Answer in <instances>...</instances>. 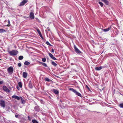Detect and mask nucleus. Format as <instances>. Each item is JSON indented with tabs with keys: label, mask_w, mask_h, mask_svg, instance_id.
<instances>
[{
	"label": "nucleus",
	"mask_w": 123,
	"mask_h": 123,
	"mask_svg": "<svg viewBox=\"0 0 123 123\" xmlns=\"http://www.w3.org/2000/svg\"><path fill=\"white\" fill-rule=\"evenodd\" d=\"M3 81H0V84H2L3 83Z\"/></svg>",
	"instance_id": "32"
},
{
	"label": "nucleus",
	"mask_w": 123,
	"mask_h": 123,
	"mask_svg": "<svg viewBox=\"0 0 123 123\" xmlns=\"http://www.w3.org/2000/svg\"><path fill=\"white\" fill-rule=\"evenodd\" d=\"M29 86L30 88H31L32 87V84L31 81H30L29 82Z\"/></svg>",
	"instance_id": "16"
},
{
	"label": "nucleus",
	"mask_w": 123,
	"mask_h": 123,
	"mask_svg": "<svg viewBox=\"0 0 123 123\" xmlns=\"http://www.w3.org/2000/svg\"><path fill=\"white\" fill-rule=\"evenodd\" d=\"M46 43L47 45H48L50 46H51L52 45L50 43L48 42V41H47L46 42Z\"/></svg>",
	"instance_id": "26"
},
{
	"label": "nucleus",
	"mask_w": 123,
	"mask_h": 123,
	"mask_svg": "<svg viewBox=\"0 0 123 123\" xmlns=\"http://www.w3.org/2000/svg\"><path fill=\"white\" fill-rule=\"evenodd\" d=\"M46 59L45 58H43L42 59V61L43 62H45L46 61Z\"/></svg>",
	"instance_id": "27"
},
{
	"label": "nucleus",
	"mask_w": 123,
	"mask_h": 123,
	"mask_svg": "<svg viewBox=\"0 0 123 123\" xmlns=\"http://www.w3.org/2000/svg\"><path fill=\"white\" fill-rule=\"evenodd\" d=\"M54 52H55V51H54V49H52L51 52L52 53H54Z\"/></svg>",
	"instance_id": "33"
},
{
	"label": "nucleus",
	"mask_w": 123,
	"mask_h": 123,
	"mask_svg": "<svg viewBox=\"0 0 123 123\" xmlns=\"http://www.w3.org/2000/svg\"><path fill=\"white\" fill-rule=\"evenodd\" d=\"M15 117H18V115H15Z\"/></svg>",
	"instance_id": "35"
},
{
	"label": "nucleus",
	"mask_w": 123,
	"mask_h": 123,
	"mask_svg": "<svg viewBox=\"0 0 123 123\" xmlns=\"http://www.w3.org/2000/svg\"><path fill=\"white\" fill-rule=\"evenodd\" d=\"M103 2L105 3L106 5H108L109 4V2L107 0H101Z\"/></svg>",
	"instance_id": "13"
},
{
	"label": "nucleus",
	"mask_w": 123,
	"mask_h": 123,
	"mask_svg": "<svg viewBox=\"0 0 123 123\" xmlns=\"http://www.w3.org/2000/svg\"><path fill=\"white\" fill-rule=\"evenodd\" d=\"M99 3L101 7L103 6V4L102 2H99Z\"/></svg>",
	"instance_id": "28"
},
{
	"label": "nucleus",
	"mask_w": 123,
	"mask_h": 123,
	"mask_svg": "<svg viewBox=\"0 0 123 123\" xmlns=\"http://www.w3.org/2000/svg\"><path fill=\"white\" fill-rule=\"evenodd\" d=\"M23 58V56H20L18 57V59L19 60H22Z\"/></svg>",
	"instance_id": "21"
},
{
	"label": "nucleus",
	"mask_w": 123,
	"mask_h": 123,
	"mask_svg": "<svg viewBox=\"0 0 123 123\" xmlns=\"http://www.w3.org/2000/svg\"><path fill=\"white\" fill-rule=\"evenodd\" d=\"M48 54L50 57H51V58H52L54 56L52 54L50 53H49Z\"/></svg>",
	"instance_id": "22"
},
{
	"label": "nucleus",
	"mask_w": 123,
	"mask_h": 123,
	"mask_svg": "<svg viewBox=\"0 0 123 123\" xmlns=\"http://www.w3.org/2000/svg\"><path fill=\"white\" fill-rule=\"evenodd\" d=\"M45 80L46 81H50V80L48 78H46L45 79Z\"/></svg>",
	"instance_id": "29"
},
{
	"label": "nucleus",
	"mask_w": 123,
	"mask_h": 123,
	"mask_svg": "<svg viewBox=\"0 0 123 123\" xmlns=\"http://www.w3.org/2000/svg\"><path fill=\"white\" fill-rule=\"evenodd\" d=\"M111 27H109L107 29H105L104 30H103V29H102V30H104V32H106L108 31L110 29Z\"/></svg>",
	"instance_id": "15"
},
{
	"label": "nucleus",
	"mask_w": 123,
	"mask_h": 123,
	"mask_svg": "<svg viewBox=\"0 0 123 123\" xmlns=\"http://www.w3.org/2000/svg\"><path fill=\"white\" fill-rule=\"evenodd\" d=\"M14 69L12 67H10L7 69L8 72L9 73L12 74L13 72Z\"/></svg>",
	"instance_id": "3"
},
{
	"label": "nucleus",
	"mask_w": 123,
	"mask_h": 123,
	"mask_svg": "<svg viewBox=\"0 0 123 123\" xmlns=\"http://www.w3.org/2000/svg\"><path fill=\"white\" fill-rule=\"evenodd\" d=\"M5 103L4 101L3 100L0 101V105L1 107L4 108L5 107Z\"/></svg>",
	"instance_id": "5"
},
{
	"label": "nucleus",
	"mask_w": 123,
	"mask_h": 123,
	"mask_svg": "<svg viewBox=\"0 0 123 123\" xmlns=\"http://www.w3.org/2000/svg\"><path fill=\"white\" fill-rule=\"evenodd\" d=\"M54 57H54V56H53V57H52V58H52V59H53H53H54Z\"/></svg>",
	"instance_id": "37"
},
{
	"label": "nucleus",
	"mask_w": 123,
	"mask_h": 123,
	"mask_svg": "<svg viewBox=\"0 0 123 123\" xmlns=\"http://www.w3.org/2000/svg\"><path fill=\"white\" fill-rule=\"evenodd\" d=\"M69 90L74 92L77 95L80 97H81L82 96L81 95L80 93L76 91L73 88H70L69 89Z\"/></svg>",
	"instance_id": "2"
},
{
	"label": "nucleus",
	"mask_w": 123,
	"mask_h": 123,
	"mask_svg": "<svg viewBox=\"0 0 123 123\" xmlns=\"http://www.w3.org/2000/svg\"><path fill=\"white\" fill-rule=\"evenodd\" d=\"M28 1L27 0H24L22 1L21 2L20 4V6H23L27 3Z\"/></svg>",
	"instance_id": "10"
},
{
	"label": "nucleus",
	"mask_w": 123,
	"mask_h": 123,
	"mask_svg": "<svg viewBox=\"0 0 123 123\" xmlns=\"http://www.w3.org/2000/svg\"><path fill=\"white\" fill-rule=\"evenodd\" d=\"M40 63L42 64L43 66H45V67H47V65L45 63L42 62H40Z\"/></svg>",
	"instance_id": "20"
},
{
	"label": "nucleus",
	"mask_w": 123,
	"mask_h": 123,
	"mask_svg": "<svg viewBox=\"0 0 123 123\" xmlns=\"http://www.w3.org/2000/svg\"><path fill=\"white\" fill-rule=\"evenodd\" d=\"M23 77L24 78H26L27 75V73L25 72H23Z\"/></svg>",
	"instance_id": "11"
},
{
	"label": "nucleus",
	"mask_w": 123,
	"mask_h": 123,
	"mask_svg": "<svg viewBox=\"0 0 123 123\" xmlns=\"http://www.w3.org/2000/svg\"><path fill=\"white\" fill-rule=\"evenodd\" d=\"M53 60H57V59H56V58L55 57L54 58V59Z\"/></svg>",
	"instance_id": "36"
},
{
	"label": "nucleus",
	"mask_w": 123,
	"mask_h": 123,
	"mask_svg": "<svg viewBox=\"0 0 123 123\" xmlns=\"http://www.w3.org/2000/svg\"><path fill=\"white\" fill-rule=\"evenodd\" d=\"M17 88L18 90H19V89H18V88H19V87H17Z\"/></svg>",
	"instance_id": "38"
},
{
	"label": "nucleus",
	"mask_w": 123,
	"mask_h": 123,
	"mask_svg": "<svg viewBox=\"0 0 123 123\" xmlns=\"http://www.w3.org/2000/svg\"><path fill=\"white\" fill-rule=\"evenodd\" d=\"M7 21H8V24H10V20H8Z\"/></svg>",
	"instance_id": "34"
},
{
	"label": "nucleus",
	"mask_w": 123,
	"mask_h": 123,
	"mask_svg": "<svg viewBox=\"0 0 123 123\" xmlns=\"http://www.w3.org/2000/svg\"><path fill=\"white\" fill-rule=\"evenodd\" d=\"M21 100H22V103L23 104H24L25 103V101L24 100H23L22 99V98Z\"/></svg>",
	"instance_id": "31"
},
{
	"label": "nucleus",
	"mask_w": 123,
	"mask_h": 123,
	"mask_svg": "<svg viewBox=\"0 0 123 123\" xmlns=\"http://www.w3.org/2000/svg\"><path fill=\"white\" fill-rule=\"evenodd\" d=\"M18 85L21 88L22 87V84L21 82H19L18 83Z\"/></svg>",
	"instance_id": "18"
},
{
	"label": "nucleus",
	"mask_w": 123,
	"mask_h": 123,
	"mask_svg": "<svg viewBox=\"0 0 123 123\" xmlns=\"http://www.w3.org/2000/svg\"><path fill=\"white\" fill-rule=\"evenodd\" d=\"M18 65L19 67H21V63H18Z\"/></svg>",
	"instance_id": "30"
},
{
	"label": "nucleus",
	"mask_w": 123,
	"mask_h": 123,
	"mask_svg": "<svg viewBox=\"0 0 123 123\" xmlns=\"http://www.w3.org/2000/svg\"><path fill=\"white\" fill-rule=\"evenodd\" d=\"M29 16L31 19H34L35 18L34 13L32 12H31L30 13Z\"/></svg>",
	"instance_id": "8"
},
{
	"label": "nucleus",
	"mask_w": 123,
	"mask_h": 123,
	"mask_svg": "<svg viewBox=\"0 0 123 123\" xmlns=\"http://www.w3.org/2000/svg\"><path fill=\"white\" fill-rule=\"evenodd\" d=\"M3 88L5 92H10V90L5 86H3Z\"/></svg>",
	"instance_id": "4"
},
{
	"label": "nucleus",
	"mask_w": 123,
	"mask_h": 123,
	"mask_svg": "<svg viewBox=\"0 0 123 123\" xmlns=\"http://www.w3.org/2000/svg\"><path fill=\"white\" fill-rule=\"evenodd\" d=\"M37 31L39 34L40 37L42 38V39H43V37L42 34L41 33V31L39 30V29L38 28H37L36 29Z\"/></svg>",
	"instance_id": "9"
},
{
	"label": "nucleus",
	"mask_w": 123,
	"mask_h": 123,
	"mask_svg": "<svg viewBox=\"0 0 123 123\" xmlns=\"http://www.w3.org/2000/svg\"><path fill=\"white\" fill-rule=\"evenodd\" d=\"M5 31V30L3 29H0V32H3Z\"/></svg>",
	"instance_id": "25"
},
{
	"label": "nucleus",
	"mask_w": 123,
	"mask_h": 123,
	"mask_svg": "<svg viewBox=\"0 0 123 123\" xmlns=\"http://www.w3.org/2000/svg\"><path fill=\"white\" fill-rule=\"evenodd\" d=\"M12 98L16 99L18 100H19L20 99H22V97H18L16 95H13L12 96Z\"/></svg>",
	"instance_id": "6"
},
{
	"label": "nucleus",
	"mask_w": 123,
	"mask_h": 123,
	"mask_svg": "<svg viewBox=\"0 0 123 123\" xmlns=\"http://www.w3.org/2000/svg\"><path fill=\"white\" fill-rule=\"evenodd\" d=\"M74 48L75 49V52L77 53H81V52L80 50L75 46H74Z\"/></svg>",
	"instance_id": "7"
},
{
	"label": "nucleus",
	"mask_w": 123,
	"mask_h": 123,
	"mask_svg": "<svg viewBox=\"0 0 123 123\" xmlns=\"http://www.w3.org/2000/svg\"><path fill=\"white\" fill-rule=\"evenodd\" d=\"M10 55L12 56L16 55L18 53V51L17 50H13L8 52Z\"/></svg>",
	"instance_id": "1"
},
{
	"label": "nucleus",
	"mask_w": 123,
	"mask_h": 123,
	"mask_svg": "<svg viewBox=\"0 0 123 123\" xmlns=\"http://www.w3.org/2000/svg\"><path fill=\"white\" fill-rule=\"evenodd\" d=\"M119 106L121 108H123V103L120 104L119 105Z\"/></svg>",
	"instance_id": "24"
},
{
	"label": "nucleus",
	"mask_w": 123,
	"mask_h": 123,
	"mask_svg": "<svg viewBox=\"0 0 123 123\" xmlns=\"http://www.w3.org/2000/svg\"><path fill=\"white\" fill-rule=\"evenodd\" d=\"M32 122L33 123H38L37 121L35 120H32Z\"/></svg>",
	"instance_id": "23"
},
{
	"label": "nucleus",
	"mask_w": 123,
	"mask_h": 123,
	"mask_svg": "<svg viewBox=\"0 0 123 123\" xmlns=\"http://www.w3.org/2000/svg\"><path fill=\"white\" fill-rule=\"evenodd\" d=\"M51 63L54 66H56L57 65V64L53 61Z\"/></svg>",
	"instance_id": "19"
},
{
	"label": "nucleus",
	"mask_w": 123,
	"mask_h": 123,
	"mask_svg": "<svg viewBox=\"0 0 123 123\" xmlns=\"http://www.w3.org/2000/svg\"><path fill=\"white\" fill-rule=\"evenodd\" d=\"M7 26H9V25H7Z\"/></svg>",
	"instance_id": "39"
},
{
	"label": "nucleus",
	"mask_w": 123,
	"mask_h": 123,
	"mask_svg": "<svg viewBox=\"0 0 123 123\" xmlns=\"http://www.w3.org/2000/svg\"><path fill=\"white\" fill-rule=\"evenodd\" d=\"M53 92L56 94H58L59 93L58 91L55 89H53Z\"/></svg>",
	"instance_id": "14"
},
{
	"label": "nucleus",
	"mask_w": 123,
	"mask_h": 123,
	"mask_svg": "<svg viewBox=\"0 0 123 123\" xmlns=\"http://www.w3.org/2000/svg\"><path fill=\"white\" fill-rule=\"evenodd\" d=\"M30 63L27 61H26L25 62H24V64L25 65H30Z\"/></svg>",
	"instance_id": "17"
},
{
	"label": "nucleus",
	"mask_w": 123,
	"mask_h": 123,
	"mask_svg": "<svg viewBox=\"0 0 123 123\" xmlns=\"http://www.w3.org/2000/svg\"><path fill=\"white\" fill-rule=\"evenodd\" d=\"M102 66H101L99 67H96L95 69L97 70H99L102 69Z\"/></svg>",
	"instance_id": "12"
}]
</instances>
